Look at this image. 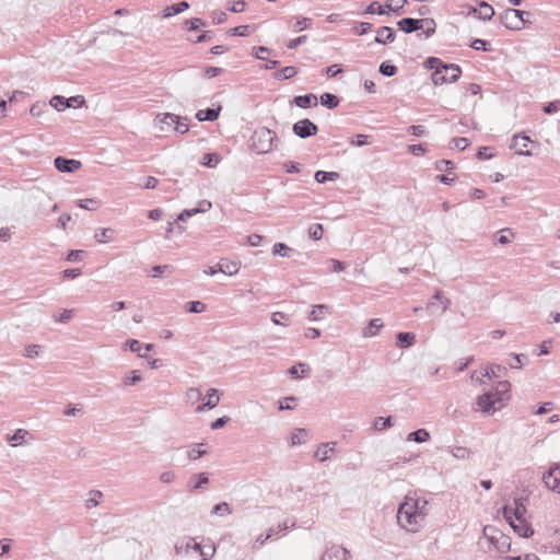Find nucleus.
I'll return each instance as SVG.
<instances>
[{
    "instance_id": "7",
    "label": "nucleus",
    "mask_w": 560,
    "mask_h": 560,
    "mask_svg": "<svg viewBox=\"0 0 560 560\" xmlns=\"http://www.w3.org/2000/svg\"><path fill=\"white\" fill-rule=\"evenodd\" d=\"M526 506L522 499H515L512 505L503 506V516L506 521L525 518Z\"/></svg>"
},
{
    "instance_id": "44",
    "label": "nucleus",
    "mask_w": 560,
    "mask_h": 560,
    "mask_svg": "<svg viewBox=\"0 0 560 560\" xmlns=\"http://www.w3.org/2000/svg\"><path fill=\"white\" fill-rule=\"evenodd\" d=\"M447 451L457 459H466L470 456V451L464 446L448 447Z\"/></svg>"
},
{
    "instance_id": "9",
    "label": "nucleus",
    "mask_w": 560,
    "mask_h": 560,
    "mask_svg": "<svg viewBox=\"0 0 560 560\" xmlns=\"http://www.w3.org/2000/svg\"><path fill=\"white\" fill-rule=\"evenodd\" d=\"M54 165L61 173H74L81 168L82 163L74 159L57 156L54 160Z\"/></svg>"
},
{
    "instance_id": "12",
    "label": "nucleus",
    "mask_w": 560,
    "mask_h": 560,
    "mask_svg": "<svg viewBox=\"0 0 560 560\" xmlns=\"http://www.w3.org/2000/svg\"><path fill=\"white\" fill-rule=\"evenodd\" d=\"M512 529L521 537L528 538L534 534V530L530 526V524L525 520H511L506 521Z\"/></svg>"
},
{
    "instance_id": "17",
    "label": "nucleus",
    "mask_w": 560,
    "mask_h": 560,
    "mask_svg": "<svg viewBox=\"0 0 560 560\" xmlns=\"http://www.w3.org/2000/svg\"><path fill=\"white\" fill-rule=\"evenodd\" d=\"M241 267V262L236 260L221 259L219 261V270L220 272L226 276H234L238 272Z\"/></svg>"
},
{
    "instance_id": "63",
    "label": "nucleus",
    "mask_w": 560,
    "mask_h": 560,
    "mask_svg": "<svg viewBox=\"0 0 560 560\" xmlns=\"http://www.w3.org/2000/svg\"><path fill=\"white\" fill-rule=\"evenodd\" d=\"M372 28V24L369 23V22H360L358 23V25L354 27V33L358 34V35H364L366 34Z\"/></svg>"
},
{
    "instance_id": "5",
    "label": "nucleus",
    "mask_w": 560,
    "mask_h": 560,
    "mask_svg": "<svg viewBox=\"0 0 560 560\" xmlns=\"http://www.w3.org/2000/svg\"><path fill=\"white\" fill-rule=\"evenodd\" d=\"M292 131L299 138L305 139L315 136L318 132V127L312 120L304 118L293 124Z\"/></svg>"
},
{
    "instance_id": "61",
    "label": "nucleus",
    "mask_w": 560,
    "mask_h": 560,
    "mask_svg": "<svg viewBox=\"0 0 560 560\" xmlns=\"http://www.w3.org/2000/svg\"><path fill=\"white\" fill-rule=\"evenodd\" d=\"M249 25H240L230 30L231 35L233 36H248Z\"/></svg>"
},
{
    "instance_id": "46",
    "label": "nucleus",
    "mask_w": 560,
    "mask_h": 560,
    "mask_svg": "<svg viewBox=\"0 0 560 560\" xmlns=\"http://www.w3.org/2000/svg\"><path fill=\"white\" fill-rule=\"evenodd\" d=\"M513 237H514L513 231L510 228H505L499 232L497 242L502 245H505V244H509Z\"/></svg>"
},
{
    "instance_id": "48",
    "label": "nucleus",
    "mask_w": 560,
    "mask_h": 560,
    "mask_svg": "<svg viewBox=\"0 0 560 560\" xmlns=\"http://www.w3.org/2000/svg\"><path fill=\"white\" fill-rule=\"evenodd\" d=\"M380 72L385 77H393L397 73V67L389 61H383L380 66Z\"/></svg>"
},
{
    "instance_id": "43",
    "label": "nucleus",
    "mask_w": 560,
    "mask_h": 560,
    "mask_svg": "<svg viewBox=\"0 0 560 560\" xmlns=\"http://www.w3.org/2000/svg\"><path fill=\"white\" fill-rule=\"evenodd\" d=\"M142 381L140 372L138 370H132L128 375L124 378L125 386H132Z\"/></svg>"
},
{
    "instance_id": "26",
    "label": "nucleus",
    "mask_w": 560,
    "mask_h": 560,
    "mask_svg": "<svg viewBox=\"0 0 560 560\" xmlns=\"http://www.w3.org/2000/svg\"><path fill=\"white\" fill-rule=\"evenodd\" d=\"M416 342V335L413 332H399L396 336V345L399 348H409Z\"/></svg>"
},
{
    "instance_id": "60",
    "label": "nucleus",
    "mask_w": 560,
    "mask_h": 560,
    "mask_svg": "<svg viewBox=\"0 0 560 560\" xmlns=\"http://www.w3.org/2000/svg\"><path fill=\"white\" fill-rule=\"evenodd\" d=\"M368 139H369V136H366V135H357L355 138H352L350 140V143L355 147H363V145L370 144Z\"/></svg>"
},
{
    "instance_id": "45",
    "label": "nucleus",
    "mask_w": 560,
    "mask_h": 560,
    "mask_svg": "<svg viewBox=\"0 0 560 560\" xmlns=\"http://www.w3.org/2000/svg\"><path fill=\"white\" fill-rule=\"evenodd\" d=\"M324 228L320 223L312 224L308 228V236L314 241H319L323 237Z\"/></svg>"
},
{
    "instance_id": "54",
    "label": "nucleus",
    "mask_w": 560,
    "mask_h": 560,
    "mask_svg": "<svg viewBox=\"0 0 560 560\" xmlns=\"http://www.w3.org/2000/svg\"><path fill=\"white\" fill-rule=\"evenodd\" d=\"M201 397H202V394L199 388L191 387L186 392L187 401H189L191 404L199 401L201 399Z\"/></svg>"
},
{
    "instance_id": "37",
    "label": "nucleus",
    "mask_w": 560,
    "mask_h": 560,
    "mask_svg": "<svg viewBox=\"0 0 560 560\" xmlns=\"http://www.w3.org/2000/svg\"><path fill=\"white\" fill-rule=\"evenodd\" d=\"M114 236H115V230H113L110 228H106V229L98 230L95 233L94 237L98 243H106V242L112 241L114 238Z\"/></svg>"
},
{
    "instance_id": "22",
    "label": "nucleus",
    "mask_w": 560,
    "mask_h": 560,
    "mask_svg": "<svg viewBox=\"0 0 560 560\" xmlns=\"http://www.w3.org/2000/svg\"><path fill=\"white\" fill-rule=\"evenodd\" d=\"M419 499L406 497V500L399 505L397 515H404L405 512H418Z\"/></svg>"
},
{
    "instance_id": "62",
    "label": "nucleus",
    "mask_w": 560,
    "mask_h": 560,
    "mask_svg": "<svg viewBox=\"0 0 560 560\" xmlns=\"http://www.w3.org/2000/svg\"><path fill=\"white\" fill-rule=\"evenodd\" d=\"M306 434L305 429H296L291 436V445H300L303 443L301 436Z\"/></svg>"
},
{
    "instance_id": "23",
    "label": "nucleus",
    "mask_w": 560,
    "mask_h": 560,
    "mask_svg": "<svg viewBox=\"0 0 560 560\" xmlns=\"http://www.w3.org/2000/svg\"><path fill=\"white\" fill-rule=\"evenodd\" d=\"M126 346L129 348V350H130V351H132V352H137V353H138V355H139L140 358H145V357H147V352H148V351H151V350L153 349V347H154L152 343H147V345L144 346V352H141V350H142V346H141V343H140L138 340H136V339H129V340L126 342Z\"/></svg>"
},
{
    "instance_id": "38",
    "label": "nucleus",
    "mask_w": 560,
    "mask_h": 560,
    "mask_svg": "<svg viewBox=\"0 0 560 560\" xmlns=\"http://www.w3.org/2000/svg\"><path fill=\"white\" fill-rule=\"evenodd\" d=\"M387 7L386 4L385 5H382L378 1H373L372 3H370L364 13L366 14H380V15H383V14H388V11L386 10Z\"/></svg>"
},
{
    "instance_id": "56",
    "label": "nucleus",
    "mask_w": 560,
    "mask_h": 560,
    "mask_svg": "<svg viewBox=\"0 0 560 560\" xmlns=\"http://www.w3.org/2000/svg\"><path fill=\"white\" fill-rule=\"evenodd\" d=\"M206 209L205 208H194V209H186L184 211H182L177 218V220L179 221H186L188 220L189 218H191L192 215L199 213V212H205Z\"/></svg>"
},
{
    "instance_id": "51",
    "label": "nucleus",
    "mask_w": 560,
    "mask_h": 560,
    "mask_svg": "<svg viewBox=\"0 0 560 560\" xmlns=\"http://www.w3.org/2000/svg\"><path fill=\"white\" fill-rule=\"evenodd\" d=\"M28 432L24 429H18L13 435L8 438V441L11 443L12 446H18L19 442L22 441Z\"/></svg>"
},
{
    "instance_id": "3",
    "label": "nucleus",
    "mask_w": 560,
    "mask_h": 560,
    "mask_svg": "<svg viewBox=\"0 0 560 560\" xmlns=\"http://www.w3.org/2000/svg\"><path fill=\"white\" fill-rule=\"evenodd\" d=\"M424 512H405L404 515H397L398 524L406 530L416 533L419 528V523L424 517Z\"/></svg>"
},
{
    "instance_id": "8",
    "label": "nucleus",
    "mask_w": 560,
    "mask_h": 560,
    "mask_svg": "<svg viewBox=\"0 0 560 560\" xmlns=\"http://www.w3.org/2000/svg\"><path fill=\"white\" fill-rule=\"evenodd\" d=\"M542 480L549 490L560 494V464L550 467L549 470L544 474Z\"/></svg>"
},
{
    "instance_id": "30",
    "label": "nucleus",
    "mask_w": 560,
    "mask_h": 560,
    "mask_svg": "<svg viewBox=\"0 0 560 560\" xmlns=\"http://www.w3.org/2000/svg\"><path fill=\"white\" fill-rule=\"evenodd\" d=\"M314 177L317 183L325 184L327 182L337 180L340 177V174L338 172L317 171Z\"/></svg>"
},
{
    "instance_id": "10",
    "label": "nucleus",
    "mask_w": 560,
    "mask_h": 560,
    "mask_svg": "<svg viewBox=\"0 0 560 560\" xmlns=\"http://www.w3.org/2000/svg\"><path fill=\"white\" fill-rule=\"evenodd\" d=\"M332 558H341V560H350L351 553L350 551L338 545H331L330 547H327L325 551L323 552L319 560H332Z\"/></svg>"
},
{
    "instance_id": "39",
    "label": "nucleus",
    "mask_w": 560,
    "mask_h": 560,
    "mask_svg": "<svg viewBox=\"0 0 560 560\" xmlns=\"http://www.w3.org/2000/svg\"><path fill=\"white\" fill-rule=\"evenodd\" d=\"M50 106H52L58 112L65 110L70 107V103H67V98L60 95H55L50 100Z\"/></svg>"
},
{
    "instance_id": "49",
    "label": "nucleus",
    "mask_w": 560,
    "mask_h": 560,
    "mask_svg": "<svg viewBox=\"0 0 560 560\" xmlns=\"http://www.w3.org/2000/svg\"><path fill=\"white\" fill-rule=\"evenodd\" d=\"M220 162V156L217 153H207L202 158V165L208 167H215Z\"/></svg>"
},
{
    "instance_id": "13",
    "label": "nucleus",
    "mask_w": 560,
    "mask_h": 560,
    "mask_svg": "<svg viewBox=\"0 0 560 560\" xmlns=\"http://www.w3.org/2000/svg\"><path fill=\"white\" fill-rule=\"evenodd\" d=\"M476 404L478 406V409L486 415H492L495 410H498L497 406L493 402L492 395L488 393L479 395L477 397Z\"/></svg>"
},
{
    "instance_id": "16",
    "label": "nucleus",
    "mask_w": 560,
    "mask_h": 560,
    "mask_svg": "<svg viewBox=\"0 0 560 560\" xmlns=\"http://www.w3.org/2000/svg\"><path fill=\"white\" fill-rule=\"evenodd\" d=\"M396 34L395 31L389 26H382L377 31V35L375 37V43L386 45L390 44L395 40Z\"/></svg>"
},
{
    "instance_id": "42",
    "label": "nucleus",
    "mask_w": 560,
    "mask_h": 560,
    "mask_svg": "<svg viewBox=\"0 0 560 560\" xmlns=\"http://www.w3.org/2000/svg\"><path fill=\"white\" fill-rule=\"evenodd\" d=\"M393 425L392 423V417H377L374 420L373 428L376 431H382L385 429H388Z\"/></svg>"
},
{
    "instance_id": "20",
    "label": "nucleus",
    "mask_w": 560,
    "mask_h": 560,
    "mask_svg": "<svg viewBox=\"0 0 560 560\" xmlns=\"http://www.w3.org/2000/svg\"><path fill=\"white\" fill-rule=\"evenodd\" d=\"M293 103L301 108H310L317 105V97L315 94L298 95L293 98Z\"/></svg>"
},
{
    "instance_id": "34",
    "label": "nucleus",
    "mask_w": 560,
    "mask_h": 560,
    "mask_svg": "<svg viewBox=\"0 0 560 560\" xmlns=\"http://www.w3.org/2000/svg\"><path fill=\"white\" fill-rule=\"evenodd\" d=\"M493 15H494L493 8L485 1H480L479 10H478V18L481 20H491Z\"/></svg>"
},
{
    "instance_id": "32",
    "label": "nucleus",
    "mask_w": 560,
    "mask_h": 560,
    "mask_svg": "<svg viewBox=\"0 0 560 560\" xmlns=\"http://www.w3.org/2000/svg\"><path fill=\"white\" fill-rule=\"evenodd\" d=\"M407 440L417 443H423L430 440V433L425 429H418L409 433Z\"/></svg>"
},
{
    "instance_id": "50",
    "label": "nucleus",
    "mask_w": 560,
    "mask_h": 560,
    "mask_svg": "<svg viewBox=\"0 0 560 560\" xmlns=\"http://www.w3.org/2000/svg\"><path fill=\"white\" fill-rule=\"evenodd\" d=\"M492 545L501 552H504L510 549V538L502 533V538H498L494 540Z\"/></svg>"
},
{
    "instance_id": "59",
    "label": "nucleus",
    "mask_w": 560,
    "mask_h": 560,
    "mask_svg": "<svg viewBox=\"0 0 560 560\" xmlns=\"http://www.w3.org/2000/svg\"><path fill=\"white\" fill-rule=\"evenodd\" d=\"M187 305L190 313H202L206 310V305L200 301H191Z\"/></svg>"
},
{
    "instance_id": "53",
    "label": "nucleus",
    "mask_w": 560,
    "mask_h": 560,
    "mask_svg": "<svg viewBox=\"0 0 560 560\" xmlns=\"http://www.w3.org/2000/svg\"><path fill=\"white\" fill-rule=\"evenodd\" d=\"M289 320V315L283 313V312H275L271 314V322L275 324V325H284L287 326L288 325V322Z\"/></svg>"
},
{
    "instance_id": "47",
    "label": "nucleus",
    "mask_w": 560,
    "mask_h": 560,
    "mask_svg": "<svg viewBox=\"0 0 560 560\" xmlns=\"http://www.w3.org/2000/svg\"><path fill=\"white\" fill-rule=\"evenodd\" d=\"M212 514L224 516L232 513V509L230 508L228 502H221L213 506Z\"/></svg>"
},
{
    "instance_id": "58",
    "label": "nucleus",
    "mask_w": 560,
    "mask_h": 560,
    "mask_svg": "<svg viewBox=\"0 0 560 560\" xmlns=\"http://www.w3.org/2000/svg\"><path fill=\"white\" fill-rule=\"evenodd\" d=\"M489 46H490L489 42H487L485 39H480V38L474 39L470 45L471 48H474L476 50H483V51H488Z\"/></svg>"
},
{
    "instance_id": "14",
    "label": "nucleus",
    "mask_w": 560,
    "mask_h": 560,
    "mask_svg": "<svg viewBox=\"0 0 560 560\" xmlns=\"http://www.w3.org/2000/svg\"><path fill=\"white\" fill-rule=\"evenodd\" d=\"M164 119H170L171 122H175L174 130L182 135L188 132L189 130L187 117H180L172 113H166L164 114Z\"/></svg>"
},
{
    "instance_id": "19",
    "label": "nucleus",
    "mask_w": 560,
    "mask_h": 560,
    "mask_svg": "<svg viewBox=\"0 0 560 560\" xmlns=\"http://www.w3.org/2000/svg\"><path fill=\"white\" fill-rule=\"evenodd\" d=\"M335 446H336V442H328V443L320 444L315 452V457L319 462L328 460L330 458L329 454L335 452Z\"/></svg>"
},
{
    "instance_id": "35",
    "label": "nucleus",
    "mask_w": 560,
    "mask_h": 560,
    "mask_svg": "<svg viewBox=\"0 0 560 560\" xmlns=\"http://www.w3.org/2000/svg\"><path fill=\"white\" fill-rule=\"evenodd\" d=\"M483 537L487 538L491 544L498 538H502V532L494 526L487 525L482 529Z\"/></svg>"
},
{
    "instance_id": "33",
    "label": "nucleus",
    "mask_w": 560,
    "mask_h": 560,
    "mask_svg": "<svg viewBox=\"0 0 560 560\" xmlns=\"http://www.w3.org/2000/svg\"><path fill=\"white\" fill-rule=\"evenodd\" d=\"M308 373H310V366L307 364H305V363H299L296 365H293L289 370V374L293 378H302V377H304Z\"/></svg>"
},
{
    "instance_id": "40",
    "label": "nucleus",
    "mask_w": 560,
    "mask_h": 560,
    "mask_svg": "<svg viewBox=\"0 0 560 560\" xmlns=\"http://www.w3.org/2000/svg\"><path fill=\"white\" fill-rule=\"evenodd\" d=\"M89 495L90 498L86 500L85 503L86 509L97 506L100 504V499L103 498V492L101 490H91L89 492Z\"/></svg>"
},
{
    "instance_id": "52",
    "label": "nucleus",
    "mask_w": 560,
    "mask_h": 560,
    "mask_svg": "<svg viewBox=\"0 0 560 560\" xmlns=\"http://www.w3.org/2000/svg\"><path fill=\"white\" fill-rule=\"evenodd\" d=\"M407 3V0H388L386 3V7L389 11L398 14L402 9L404 5Z\"/></svg>"
},
{
    "instance_id": "4",
    "label": "nucleus",
    "mask_w": 560,
    "mask_h": 560,
    "mask_svg": "<svg viewBox=\"0 0 560 560\" xmlns=\"http://www.w3.org/2000/svg\"><path fill=\"white\" fill-rule=\"evenodd\" d=\"M511 384L508 381L497 383L494 390L487 392L492 395V399L498 410L501 409L510 399Z\"/></svg>"
},
{
    "instance_id": "36",
    "label": "nucleus",
    "mask_w": 560,
    "mask_h": 560,
    "mask_svg": "<svg viewBox=\"0 0 560 560\" xmlns=\"http://www.w3.org/2000/svg\"><path fill=\"white\" fill-rule=\"evenodd\" d=\"M298 74V69L293 66H287L282 68L280 71L273 74L277 80H288Z\"/></svg>"
},
{
    "instance_id": "29",
    "label": "nucleus",
    "mask_w": 560,
    "mask_h": 560,
    "mask_svg": "<svg viewBox=\"0 0 560 560\" xmlns=\"http://www.w3.org/2000/svg\"><path fill=\"white\" fill-rule=\"evenodd\" d=\"M436 23L431 18L420 19V30L423 31L425 38H429L435 33Z\"/></svg>"
},
{
    "instance_id": "1",
    "label": "nucleus",
    "mask_w": 560,
    "mask_h": 560,
    "mask_svg": "<svg viewBox=\"0 0 560 560\" xmlns=\"http://www.w3.org/2000/svg\"><path fill=\"white\" fill-rule=\"evenodd\" d=\"M424 65L433 70L432 82L434 85L456 82L462 74V69L458 65L445 63L438 57H429Z\"/></svg>"
},
{
    "instance_id": "18",
    "label": "nucleus",
    "mask_w": 560,
    "mask_h": 560,
    "mask_svg": "<svg viewBox=\"0 0 560 560\" xmlns=\"http://www.w3.org/2000/svg\"><path fill=\"white\" fill-rule=\"evenodd\" d=\"M400 31L409 34L420 30V19L405 18L397 22Z\"/></svg>"
},
{
    "instance_id": "11",
    "label": "nucleus",
    "mask_w": 560,
    "mask_h": 560,
    "mask_svg": "<svg viewBox=\"0 0 560 560\" xmlns=\"http://www.w3.org/2000/svg\"><path fill=\"white\" fill-rule=\"evenodd\" d=\"M530 142H532L530 138L527 137L526 135H524V133L515 135L512 139L511 148L514 149L518 155L530 156L533 153L530 151L526 150V148L528 147V143H530Z\"/></svg>"
},
{
    "instance_id": "31",
    "label": "nucleus",
    "mask_w": 560,
    "mask_h": 560,
    "mask_svg": "<svg viewBox=\"0 0 560 560\" xmlns=\"http://www.w3.org/2000/svg\"><path fill=\"white\" fill-rule=\"evenodd\" d=\"M324 312L329 313L328 305H326V304L314 305L312 311L308 314V319L314 320V322L320 320L324 316Z\"/></svg>"
},
{
    "instance_id": "28",
    "label": "nucleus",
    "mask_w": 560,
    "mask_h": 560,
    "mask_svg": "<svg viewBox=\"0 0 560 560\" xmlns=\"http://www.w3.org/2000/svg\"><path fill=\"white\" fill-rule=\"evenodd\" d=\"M339 97L332 93H323L320 95V104L322 106L328 108V109H334L336 108L338 105H339Z\"/></svg>"
},
{
    "instance_id": "27",
    "label": "nucleus",
    "mask_w": 560,
    "mask_h": 560,
    "mask_svg": "<svg viewBox=\"0 0 560 560\" xmlns=\"http://www.w3.org/2000/svg\"><path fill=\"white\" fill-rule=\"evenodd\" d=\"M382 327L383 323L380 318L371 319L369 325L363 329V336L366 338L374 337L377 335Z\"/></svg>"
},
{
    "instance_id": "15",
    "label": "nucleus",
    "mask_w": 560,
    "mask_h": 560,
    "mask_svg": "<svg viewBox=\"0 0 560 560\" xmlns=\"http://www.w3.org/2000/svg\"><path fill=\"white\" fill-rule=\"evenodd\" d=\"M219 401H220V398H219V395H218V389L211 388L208 392V394H207L206 401L203 404L199 405L196 408V411L197 412H202L206 409H213L214 407H217L219 405Z\"/></svg>"
},
{
    "instance_id": "55",
    "label": "nucleus",
    "mask_w": 560,
    "mask_h": 560,
    "mask_svg": "<svg viewBox=\"0 0 560 560\" xmlns=\"http://www.w3.org/2000/svg\"><path fill=\"white\" fill-rule=\"evenodd\" d=\"M165 272L171 273L172 267L168 265H158L152 268L151 276L154 278H161Z\"/></svg>"
},
{
    "instance_id": "25",
    "label": "nucleus",
    "mask_w": 560,
    "mask_h": 560,
    "mask_svg": "<svg viewBox=\"0 0 560 560\" xmlns=\"http://www.w3.org/2000/svg\"><path fill=\"white\" fill-rule=\"evenodd\" d=\"M506 373V368L501 364H489L485 369L483 376L488 378H499Z\"/></svg>"
},
{
    "instance_id": "57",
    "label": "nucleus",
    "mask_w": 560,
    "mask_h": 560,
    "mask_svg": "<svg viewBox=\"0 0 560 560\" xmlns=\"http://www.w3.org/2000/svg\"><path fill=\"white\" fill-rule=\"evenodd\" d=\"M312 25V19L310 18H301V19H298L294 26H293V30L295 32H301V31H304L306 28H308L310 26Z\"/></svg>"
},
{
    "instance_id": "24",
    "label": "nucleus",
    "mask_w": 560,
    "mask_h": 560,
    "mask_svg": "<svg viewBox=\"0 0 560 560\" xmlns=\"http://www.w3.org/2000/svg\"><path fill=\"white\" fill-rule=\"evenodd\" d=\"M189 8V3L187 1H180L178 3L166 7L163 10L164 18H171L173 15L179 14Z\"/></svg>"
},
{
    "instance_id": "64",
    "label": "nucleus",
    "mask_w": 560,
    "mask_h": 560,
    "mask_svg": "<svg viewBox=\"0 0 560 560\" xmlns=\"http://www.w3.org/2000/svg\"><path fill=\"white\" fill-rule=\"evenodd\" d=\"M408 132L415 137H423L427 133V130L422 125H412L408 128Z\"/></svg>"
},
{
    "instance_id": "2",
    "label": "nucleus",
    "mask_w": 560,
    "mask_h": 560,
    "mask_svg": "<svg viewBox=\"0 0 560 560\" xmlns=\"http://www.w3.org/2000/svg\"><path fill=\"white\" fill-rule=\"evenodd\" d=\"M277 136L266 127L257 128L250 137V148L258 154H265L272 150Z\"/></svg>"
},
{
    "instance_id": "6",
    "label": "nucleus",
    "mask_w": 560,
    "mask_h": 560,
    "mask_svg": "<svg viewBox=\"0 0 560 560\" xmlns=\"http://www.w3.org/2000/svg\"><path fill=\"white\" fill-rule=\"evenodd\" d=\"M517 9H506L502 14H500L501 23L509 30L518 31L522 30L526 23L525 20H518Z\"/></svg>"
},
{
    "instance_id": "21",
    "label": "nucleus",
    "mask_w": 560,
    "mask_h": 560,
    "mask_svg": "<svg viewBox=\"0 0 560 560\" xmlns=\"http://www.w3.org/2000/svg\"><path fill=\"white\" fill-rule=\"evenodd\" d=\"M221 106L218 108L200 109L196 114V118L199 121H214L220 115Z\"/></svg>"
},
{
    "instance_id": "41",
    "label": "nucleus",
    "mask_w": 560,
    "mask_h": 560,
    "mask_svg": "<svg viewBox=\"0 0 560 560\" xmlns=\"http://www.w3.org/2000/svg\"><path fill=\"white\" fill-rule=\"evenodd\" d=\"M292 252L293 249L284 243H276L272 247V254L281 257H290Z\"/></svg>"
}]
</instances>
